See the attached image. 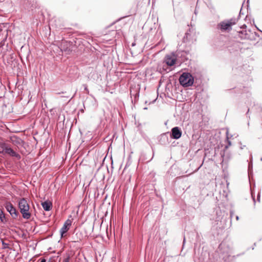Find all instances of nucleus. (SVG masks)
<instances>
[{
  "label": "nucleus",
  "instance_id": "1",
  "mask_svg": "<svg viewBox=\"0 0 262 262\" xmlns=\"http://www.w3.org/2000/svg\"><path fill=\"white\" fill-rule=\"evenodd\" d=\"M20 212L24 219L28 220L31 217V213L30 211V205L28 200L25 198L20 199L18 203Z\"/></svg>",
  "mask_w": 262,
  "mask_h": 262
},
{
  "label": "nucleus",
  "instance_id": "2",
  "mask_svg": "<svg viewBox=\"0 0 262 262\" xmlns=\"http://www.w3.org/2000/svg\"><path fill=\"white\" fill-rule=\"evenodd\" d=\"M180 83L184 87L191 86L194 82V78L189 73L184 72L179 77Z\"/></svg>",
  "mask_w": 262,
  "mask_h": 262
},
{
  "label": "nucleus",
  "instance_id": "3",
  "mask_svg": "<svg viewBox=\"0 0 262 262\" xmlns=\"http://www.w3.org/2000/svg\"><path fill=\"white\" fill-rule=\"evenodd\" d=\"M237 19L236 18H231L229 20L221 21L218 25V28L222 31H230L231 30L232 26L235 25Z\"/></svg>",
  "mask_w": 262,
  "mask_h": 262
},
{
  "label": "nucleus",
  "instance_id": "4",
  "mask_svg": "<svg viewBox=\"0 0 262 262\" xmlns=\"http://www.w3.org/2000/svg\"><path fill=\"white\" fill-rule=\"evenodd\" d=\"M7 211L13 219H16L19 214L18 212L10 202H6L4 204Z\"/></svg>",
  "mask_w": 262,
  "mask_h": 262
},
{
  "label": "nucleus",
  "instance_id": "5",
  "mask_svg": "<svg viewBox=\"0 0 262 262\" xmlns=\"http://www.w3.org/2000/svg\"><path fill=\"white\" fill-rule=\"evenodd\" d=\"M2 147L3 148L4 151H5V152L6 154H8L12 157H15L18 160L20 159V158H21L20 155L19 154L16 153L13 149L9 147L7 144H6V143L3 144Z\"/></svg>",
  "mask_w": 262,
  "mask_h": 262
},
{
  "label": "nucleus",
  "instance_id": "6",
  "mask_svg": "<svg viewBox=\"0 0 262 262\" xmlns=\"http://www.w3.org/2000/svg\"><path fill=\"white\" fill-rule=\"evenodd\" d=\"M177 56L178 55H176L174 53L167 55L164 58V62L167 66H172L176 63Z\"/></svg>",
  "mask_w": 262,
  "mask_h": 262
},
{
  "label": "nucleus",
  "instance_id": "7",
  "mask_svg": "<svg viewBox=\"0 0 262 262\" xmlns=\"http://www.w3.org/2000/svg\"><path fill=\"white\" fill-rule=\"evenodd\" d=\"M238 32V36L241 39H252L253 34L250 31H247L244 28Z\"/></svg>",
  "mask_w": 262,
  "mask_h": 262
},
{
  "label": "nucleus",
  "instance_id": "8",
  "mask_svg": "<svg viewBox=\"0 0 262 262\" xmlns=\"http://www.w3.org/2000/svg\"><path fill=\"white\" fill-rule=\"evenodd\" d=\"M182 136V131L179 127H174L171 129L170 137L174 139H179Z\"/></svg>",
  "mask_w": 262,
  "mask_h": 262
},
{
  "label": "nucleus",
  "instance_id": "9",
  "mask_svg": "<svg viewBox=\"0 0 262 262\" xmlns=\"http://www.w3.org/2000/svg\"><path fill=\"white\" fill-rule=\"evenodd\" d=\"M10 141L13 144L17 146L21 145L23 143L22 140L15 136L10 137Z\"/></svg>",
  "mask_w": 262,
  "mask_h": 262
},
{
  "label": "nucleus",
  "instance_id": "10",
  "mask_svg": "<svg viewBox=\"0 0 262 262\" xmlns=\"http://www.w3.org/2000/svg\"><path fill=\"white\" fill-rule=\"evenodd\" d=\"M41 205L43 208V209L46 211H49L51 209L52 207V204L51 202L48 201H45L41 203Z\"/></svg>",
  "mask_w": 262,
  "mask_h": 262
},
{
  "label": "nucleus",
  "instance_id": "11",
  "mask_svg": "<svg viewBox=\"0 0 262 262\" xmlns=\"http://www.w3.org/2000/svg\"><path fill=\"white\" fill-rule=\"evenodd\" d=\"M69 229V228L67 227L66 226H63L61 228L60 233L61 237H63V234H65Z\"/></svg>",
  "mask_w": 262,
  "mask_h": 262
},
{
  "label": "nucleus",
  "instance_id": "12",
  "mask_svg": "<svg viewBox=\"0 0 262 262\" xmlns=\"http://www.w3.org/2000/svg\"><path fill=\"white\" fill-rule=\"evenodd\" d=\"M0 220L3 223L6 221L5 214L1 209H0Z\"/></svg>",
  "mask_w": 262,
  "mask_h": 262
},
{
  "label": "nucleus",
  "instance_id": "13",
  "mask_svg": "<svg viewBox=\"0 0 262 262\" xmlns=\"http://www.w3.org/2000/svg\"><path fill=\"white\" fill-rule=\"evenodd\" d=\"M229 135H228V131H227L226 132V140L228 142V145L225 146V149H227L229 146L231 145V142L229 140Z\"/></svg>",
  "mask_w": 262,
  "mask_h": 262
},
{
  "label": "nucleus",
  "instance_id": "14",
  "mask_svg": "<svg viewBox=\"0 0 262 262\" xmlns=\"http://www.w3.org/2000/svg\"><path fill=\"white\" fill-rule=\"evenodd\" d=\"M71 223H72L71 221L68 219L65 222V223H64L63 226H66L67 227H68L70 228V227L71 225Z\"/></svg>",
  "mask_w": 262,
  "mask_h": 262
},
{
  "label": "nucleus",
  "instance_id": "15",
  "mask_svg": "<svg viewBox=\"0 0 262 262\" xmlns=\"http://www.w3.org/2000/svg\"><path fill=\"white\" fill-rule=\"evenodd\" d=\"M70 256H68L62 261V262H70Z\"/></svg>",
  "mask_w": 262,
  "mask_h": 262
},
{
  "label": "nucleus",
  "instance_id": "16",
  "mask_svg": "<svg viewBox=\"0 0 262 262\" xmlns=\"http://www.w3.org/2000/svg\"><path fill=\"white\" fill-rule=\"evenodd\" d=\"M83 86H84V90L86 91L87 93H89V90L86 84H84L83 85Z\"/></svg>",
  "mask_w": 262,
  "mask_h": 262
},
{
  "label": "nucleus",
  "instance_id": "17",
  "mask_svg": "<svg viewBox=\"0 0 262 262\" xmlns=\"http://www.w3.org/2000/svg\"><path fill=\"white\" fill-rule=\"evenodd\" d=\"M239 145H240L239 148H240V149H244V148L246 147V146H245V145H242V143H241V142H239Z\"/></svg>",
  "mask_w": 262,
  "mask_h": 262
},
{
  "label": "nucleus",
  "instance_id": "18",
  "mask_svg": "<svg viewBox=\"0 0 262 262\" xmlns=\"http://www.w3.org/2000/svg\"><path fill=\"white\" fill-rule=\"evenodd\" d=\"M260 193L258 192L257 195V200L258 202H260Z\"/></svg>",
  "mask_w": 262,
  "mask_h": 262
},
{
  "label": "nucleus",
  "instance_id": "19",
  "mask_svg": "<svg viewBox=\"0 0 262 262\" xmlns=\"http://www.w3.org/2000/svg\"><path fill=\"white\" fill-rule=\"evenodd\" d=\"M251 195H252V199H253V200L254 203L255 204V198H254V196H253V192H251Z\"/></svg>",
  "mask_w": 262,
  "mask_h": 262
},
{
  "label": "nucleus",
  "instance_id": "20",
  "mask_svg": "<svg viewBox=\"0 0 262 262\" xmlns=\"http://www.w3.org/2000/svg\"><path fill=\"white\" fill-rule=\"evenodd\" d=\"M40 262H46V260L45 258H42Z\"/></svg>",
  "mask_w": 262,
  "mask_h": 262
},
{
  "label": "nucleus",
  "instance_id": "21",
  "mask_svg": "<svg viewBox=\"0 0 262 262\" xmlns=\"http://www.w3.org/2000/svg\"><path fill=\"white\" fill-rule=\"evenodd\" d=\"M233 215V212L232 211H231L230 212V216H231V217H232Z\"/></svg>",
  "mask_w": 262,
  "mask_h": 262
},
{
  "label": "nucleus",
  "instance_id": "22",
  "mask_svg": "<svg viewBox=\"0 0 262 262\" xmlns=\"http://www.w3.org/2000/svg\"><path fill=\"white\" fill-rule=\"evenodd\" d=\"M236 219L237 221L238 220V219H239L238 216H236Z\"/></svg>",
  "mask_w": 262,
  "mask_h": 262
},
{
  "label": "nucleus",
  "instance_id": "23",
  "mask_svg": "<svg viewBox=\"0 0 262 262\" xmlns=\"http://www.w3.org/2000/svg\"><path fill=\"white\" fill-rule=\"evenodd\" d=\"M249 112V109L248 110V112L247 113V114H248V112Z\"/></svg>",
  "mask_w": 262,
  "mask_h": 262
},
{
  "label": "nucleus",
  "instance_id": "24",
  "mask_svg": "<svg viewBox=\"0 0 262 262\" xmlns=\"http://www.w3.org/2000/svg\"><path fill=\"white\" fill-rule=\"evenodd\" d=\"M2 152L0 151V153H1Z\"/></svg>",
  "mask_w": 262,
  "mask_h": 262
}]
</instances>
